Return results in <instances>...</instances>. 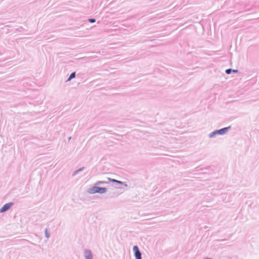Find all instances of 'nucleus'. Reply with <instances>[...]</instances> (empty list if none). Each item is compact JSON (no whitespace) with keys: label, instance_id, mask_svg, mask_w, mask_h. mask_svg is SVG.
<instances>
[{"label":"nucleus","instance_id":"f257e3e1","mask_svg":"<svg viewBox=\"0 0 259 259\" xmlns=\"http://www.w3.org/2000/svg\"><path fill=\"white\" fill-rule=\"evenodd\" d=\"M106 190L107 189L106 188L93 187L89 189V192L91 194H94L96 193H104L106 192Z\"/></svg>","mask_w":259,"mask_h":259},{"label":"nucleus","instance_id":"f03ea898","mask_svg":"<svg viewBox=\"0 0 259 259\" xmlns=\"http://www.w3.org/2000/svg\"><path fill=\"white\" fill-rule=\"evenodd\" d=\"M229 128V127H225V128H223L222 129H221L220 130L216 131L214 132H213L212 134H211L210 137H213L214 135H215L216 134L223 135V134H225L227 132L228 129Z\"/></svg>","mask_w":259,"mask_h":259},{"label":"nucleus","instance_id":"7ed1b4c3","mask_svg":"<svg viewBox=\"0 0 259 259\" xmlns=\"http://www.w3.org/2000/svg\"><path fill=\"white\" fill-rule=\"evenodd\" d=\"M133 250L135 251V255L136 257V259H141V253L139 250L137 246H134L133 247Z\"/></svg>","mask_w":259,"mask_h":259},{"label":"nucleus","instance_id":"20e7f679","mask_svg":"<svg viewBox=\"0 0 259 259\" xmlns=\"http://www.w3.org/2000/svg\"><path fill=\"white\" fill-rule=\"evenodd\" d=\"M12 203H9L5 204L0 209L1 212H3L8 210L12 206Z\"/></svg>","mask_w":259,"mask_h":259},{"label":"nucleus","instance_id":"39448f33","mask_svg":"<svg viewBox=\"0 0 259 259\" xmlns=\"http://www.w3.org/2000/svg\"><path fill=\"white\" fill-rule=\"evenodd\" d=\"M108 180L110 182H116V183H117L118 184H123L125 187L127 186V185L124 183H123L122 182H121V181H117L116 180H115V179H111V178H108Z\"/></svg>","mask_w":259,"mask_h":259},{"label":"nucleus","instance_id":"423d86ee","mask_svg":"<svg viewBox=\"0 0 259 259\" xmlns=\"http://www.w3.org/2000/svg\"><path fill=\"white\" fill-rule=\"evenodd\" d=\"M86 259H92V255L90 252H89L86 255Z\"/></svg>","mask_w":259,"mask_h":259},{"label":"nucleus","instance_id":"0eeeda50","mask_svg":"<svg viewBox=\"0 0 259 259\" xmlns=\"http://www.w3.org/2000/svg\"><path fill=\"white\" fill-rule=\"evenodd\" d=\"M75 72H73V73H72L70 74V76H69V78L68 79V80H70V79H71L72 78H74V77H75Z\"/></svg>","mask_w":259,"mask_h":259},{"label":"nucleus","instance_id":"6e6552de","mask_svg":"<svg viewBox=\"0 0 259 259\" xmlns=\"http://www.w3.org/2000/svg\"><path fill=\"white\" fill-rule=\"evenodd\" d=\"M232 70L231 69H228L226 70V72L227 74H230Z\"/></svg>","mask_w":259,"mask_h":259},{"label":"nucleus","instance_id":"1a4fd4ad","mask_svg":"<svg viewBox=\"0 0 259 259\" xmlns=\"http://www.w3.org/2000/svg\"><path fill=\"white\" fill-rule=\"evenodd\" d=\"M90 22L93 23L95 22V19H89Z\"/></svg>","mask_w":259,"mask_h":259},{"label":"nucleus","instance_id":"9d476101","mask_svg":"<svg viewBox=\"0 0 259 259\" xmlns=\"http://www.w3.org/2000/svg\"><path fill=\"white\" fill-rule=\"evenodd\" d=\"M98 183L99 184H102V183H103V182H99Z\"/></svg>","mask_w":259,"mask_h":259},{"label":"nucleus","instance_id":"9b49d317","mask_svg":"<svg viewBox=\"0 0 259 259\" xmlns=\"http://www.w3.org/2000/svg\"><path fill=\"white\" fill-rule=\"evenodd\" d=\"M233 71H234V72H237V70H233Z\"/></svg>","mask_w":259,"mask_h":259},{"label":"nucleus","instance_id":"f8f14e48","mask_svg":"<svg viewBox=\"0 0 259 259\" xmlns=\"http://www.w3.org/2000/svg\"><path fill=\"white\" fill-rule=\"evenodd\" d=\"M46 234H47V237H49V236H48V234H47V233H46Z\"/></svg>","mask_w":259,"mask_h":259}]
</instances>
